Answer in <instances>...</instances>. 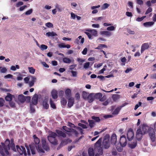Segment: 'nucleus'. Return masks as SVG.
<instances>
[{
	"mask_svg": "<svg viewBox=\"0 0 156 156\" xmlns=\"http://www.w3.org/2000/svg\"><path fill=\"white\" fill-rule=\"evenodd\" d=\"M1 144L2 146L0 145V154L2 156H10L9 150L10 148L14 151H16L13 139H11L10 141L9 139H7L4 143L2 142Z\"/></svg>",
	"mask_w": 156,
	"mask_h": 156,
	"instance_id": "obj_1",
	"label": "nucleus"
},
{
	"mask_svg": "<svg viewBox=\"0 0 156 156\" xmlns=\"http://www.w3.org/2000/svg\"><path fill=\"white\" fill-rule=\"evenodd\" d=\"M25 146L27 150V154L29 155H30V150L31 153L33 155L35 154V148H36V149L38 152L40 153H44V152L43 150L40 146L38 145V147H37L36 145L33 143H32L30 144L29 145V147L26 145H25Z\"/></svg>",
	"mask_w": 156,
	"mask_h": 156,
	"instance_id": "obj_2",
	"label": "nucleus"
},
{
	"mask_svg": "<svg viewBox=\"0 0 156 156\" xmlns=\"http://www.w3.org/2000/svg\"><path fill=\"white\" fill-rule=\"evenodd\" d=\"M142 130L144 133L148 132L151 141L154 142L155 140V133L153 128L150 127L148 126H143Z\"/></svg>",
	"mask_w": 156,
	"mask_h": 156,
	"instance_id": "obj_3",
	"label": "nucleus"
},
{
	"mask_svg": "<svg viewBox=\"0 0 156 156\" xmlns=\"http://www.w3.org/2000/svg\"><path fill=\"white\" fill-rule=\"evenodd\" d=\"M101 138H100L95 143V147L98 151V153L96 154L95 156H101L103 154V149L101 147Z\"/></svg>",
	"mask_w": 156,
	"mask_h": 156,
	"instance_id": "obj_4",
	"label": "nucleus"
},
{
	"mask_svg": "<svg viewBox=\"0 0 156 156\" xmlns=\"http://www.w3.org/2000/svg\"><path fill=\"white\" fill-rule=\"evenodd\" d=\"M110 136L109 134L106 135L104 137L103 141V147L105 149H108L110 145V143L109 141Z\"/></svg>",
	"mask_w": 156,
	"mask_h": 156,
	"instance_id": "obj_5",
	"label": "nucleus"
},
{
	"mask_svg": "<svg viewBox=\"0 0 156 156\" xmlns=\"http://www.w3.org/2000/svg\"><path fill=\"white\" fill-rule=\"evenodd\" d=\"M134 133L133 129L131 128H129L127 132V137L128 140L129 141H131L133 140L134 137Z\"/></svg>",
	"mask_w": 156,
	"mask_h": 156,
	"instance_id": "obj_6",
	"label": "nucleus"
},
{
	"mask_svg": "<svg viewBox=\"0 0 156 156\" xmlns=\"http://www.w3.org/2000/svg\"><path fill=\"white\" fill-rule=\"evenodd\" d=\"M119 143L122 147H125L126 146L127 140L125 135H122L120 136Z\"/></svg>",
	"mask_w": 156,
	"mask_h": 156,
	"instance_id": "obj_7",
	"label": "nucleus"
},
{
	"mask_svg": "<svg viewBox=\"0 0 156 156\" xmlns=\"http://www.w3.org/2000/svg\"><path fill=\"white\" fill-rule=\"evenodd\" d=\"M42 147L43 149L46 151H48L50 150V147L48 144L46 143L45 138H43L41 140Z\"/></svg>",
	"mask_w": 156,
	"mask_h": 156,
	"instance_id": "obj_8",
	"label": "nucleus"
},
{
	"mask_svg": "<svg viewBox=\"0 0 156 156\" xmlns=\"http://www.w3.org/2000/svg\"><path fill=\"white\" fill-rule=\"evenodd\" d=\"M16 148L17 151L19 152L20 154H24L25 156L27 154L25 148L23 146H21V148H20L18 145L16 146Z\"/></svg>",
	"mask_w": 156,
	"mask_h": 156,
	"instance_id": "obj_9",
	"label": "nucleus"
},
{
	"mask_svg": "<svg viewBox=\"0 0 156 156\" xmlns=\"http://www.w3.org/2000/svg\"><path fill=\"white\" fill-rule=\"evenodd\" d=\"M84 38H82L81 36H80L74 41V43L75 44H82L84 42Z\"/></svg>",
	"mask_w": 156,
	"mask_h": 156,
	"instance_id": "obj_10",
	"label": "nucleus"
},
{
	"mask_svg": "<svg viewBox=\"0 0 156 156\" xmlns=\"http://www.w3.org/2000/svg\"><path fill=\"white\" fill-rule=\"evenodd\" d=\"M111 142L112 144L115 145L117 142V136L115 133H113L111 137Z\"/></svg>",
	"mask_w": 156,
	"mask_h": 156,
	"instance_id": "obj_11",
	"label": "nucleus"
},
{
	"mask_svg": "<svg viewBox=\"0 0 156 156\" xmlns=\"http://www.w3.org/2000/svg\"><path fill=\"white\" fill-rule=\"evenodd\" d=\"M149 47V44L148 43H144L143 44L141 47V52L143 53L144 51L148 49Z\"/></svg>",
	"mask_w": 156,
	"mask_h": 156,
	"instance_id": "obj_12",
	"label": "nucleus"
},
{
	"mask_svg": "<svg viewBox=\"0 0 156 156\" xmlns=\"http://www.w3.org/2000/svg\"><path fill=\"white\" fill-rule=\"evenodd\" d=\"M85 30L86 31L90 33L94 36L96 37L98 36V32L96 30L85 29Z\"/></svg>",
	"mask_w": 156,
	"mask_h": 156,
	"instance_id": "obj_13",
	"label": "nucleus"
},
{
	"mask_svg": "<svg viewBox=\"0 0 156 156\" xmlns=\"http://www.w3.org/2000/svg\"><path fill=\"white\" fill-rule=\"evenodd\" d=\"M48 140L49 142L54 145H56L58 144V140L56 138H51L50 140L49 138H48Z\"/></svg>",
	"mask_w": 156,
	"mask_h": 156,
	"instance_id": "obj_14",
	"label": "nucleus"
},
{
	"mask_svg": "<svg viewBox=\"0 0 156 156\" xmlns=\"http://www.w3.org/2000/svg\"><path fill=\"white\" fill-rule=\"evenodd\" d=\"M38 98L37 95L36 94L34 95L32 99V102L34 105H36L37 104Z\"/></svg>",
	"mask_w": 156,
	"mask_h": 156,
	"instance_id": "obj_15",
	"label": "nucleus"
},
{
	"mask_svg": "<svg viewBox=\"0 0 156 156\" xmlns=\"http://www.w3.org/2000/svg\"><path fill=\"white\" fill-rule=\"evenodd\" d=\"M13 98H15L14 95L9 93H8L7 96L5 97V100L6 101H10L12 100Z\"/></svg>",
	"mask_w": 156,
	"mask_h": 156,
	"instance_id": "obj_16",
	"label": "nucleus"
},
{
	"mask_svg": "<svg viewBox=\"0 0 156 156\" xmlns=\"http://www.w3.org/2000/svg\"><path fill=\"white\" fill-rule=\"evenodd\" d=\"M18 99L20 103H23L26 101V97L23 94H20L18 96Z\"/></svg>",
	"mask_w": 156,
	"mask_h": 156,
	"instance_id": "obj_17",
	"label": "nucleus"
},
{
	"mask_svg": "<svg viewBox=\"0 0 156 156\" xmlns=\"http://www.w3.org/2000/svg\"><path fill=\"white\" fill-rule=\"evenodd\" d=\"M55 131L58 134V136H62L64 138H65L66 137V134L62 131L58 129H56Z\"/></svg>",
	"mask_w": 156,
	"mask_h": 156,
	"instance_id": "obj_18",
	"label": "nucleus"
},
{
	"mask_svg": "<svg viewBox=\"0 0 156 156\" xmlns=\"http://www.w3.org/2000/svg\"><path fill=\"white\" fill-rule=\"evenodd\" d=\"M137 145V142L136 140L133 141L131 142V143L128 144L129 147L131 149L134 148Z\"/></svg>",
	"mask_w": 156,
	"mask_h": 156,
	"instance_id": "obj_19",
	"label": "nucleus"
},
{
	"mask_svg": "<svg viewBox=\"0 0 156 156\" xmlns=\"http://www.w3.org/2000/svg\"><path fill=\"white\" fill-rule=\"evenodd\" d=\"M87 99L89 102L91 103L92 102L94 99V94L93 93H90L89 94Z\"/></svg>",
	"mask_w": 156,
	"mask_h": 156,
	"instance_id": "obj_20",
	"label": "nucleus"
},
{
	"mask_svg": "<svg viewBox=\"0 0 156 156\" xmlns=\"http://www.w3.org/2000/svg\"><path fill=\"white\" fill-rule=\"evenodd\" d=\"M100 34L101 35H104L108 37L112 35L111 32L107 31H101L100 32Z\"/></svg>",
	"mask_w": 156,
	"mask_h": 156,
	"instance_id": "obj_21",
	"label": "nucleus"
},
{
	"mask_svg": "<svg viewBox=\"0 0 156 156\" xmlns=\"http://www.w3.org/2000/svg\"><path fill=\"white\" fill-rule=\"evenodd\" d=\"M57 136L56 133L52 131H50L49 135L48 136V138H49L50 140L51 138H56Z\"/></svg>",
	"mask_w": 156,
	"mask_h": 156,
	"instance_id": "obj_22",
	"label": "nucleus"
},
{
	"mask_svg": "<svg viewBox=\"0 0 156 156\" xmlns=\"http://www.w3.org/2000/svg\"><path fill=\"white\" fill-rule=\"evenodd\" d=\"M125 105H124V104H123L122 106L116 108L113 112L112 114L113 115H117L121 109V108Z\"/></svg>",
	"mask_w": 156,
	"mask_h": 156,
	"instance_id": "obj_23",
	"label": "nucleus"
},
{
	"mask_svg": "<svg viewBox=\"0 0 156 156\" xmlns=\"http://www.w3.org/2000/svg\"><path fill=\"white\" fill-rule=\"evenodd\" d=\"M51 94L53 99H56L58 98V93L56 90H53L51 92Z\"/></svg>",
	"mask_w": 156,
	"mask_h": 156,
	"instance_id": "obj_24",
	"label": "nucleus"
},
{
	"mask_svg": "<svg viewBox=\"0 0 156 156\" xmlns=\"http://www.w3.org/2000/svg\"><path fill=\"white\" fill-rule=\"evenodd\" d=\"M74 103V100L73 98H70L68 100V106L69 108H71L73 106Z\"/></svg>",
	"mask_w": 156,
	"mask_h": 156,
	"instance_id": "obj_25",
	"label": "nucleus"
},
{
	"mask_svg": "<svg viewBox=\"0 0 156 156\" xmlns=\"http://www.w3.org/2000/svg\"><path fill=\"white\" fill-rule=\"evenodd\" d=\"M89 156H94L95 153L94 149L90 147L88 150Z\"/></svg>",
	"mask_w": 156,
	"mask_h": 156,
	"instance_id": "obj_26",
	"label": "nucleus"
},
{
	"mask_svg": "<svg viewBox=\"0 0 156 156\" xmlns=\"http://www.w3.org/2000/svg\"><path fill=\"white\" fill-rule=\"evenodd\" d=\"M47 100L45 99L44 100L43 102V105L44 108L45 109H48L49 107V105L48 103Z\"/></svg>",
	"mask_w": 156,
	"mask_h": 156,
	"instance_id": "obj_27",
	"label": "nucleus"
},
{
	"mask_svg": "<svg viewBox=\"0 0 156 156\" xmlns=\"http://www.w3.org/2000/svg\"><path fill=\"white\" fill-rule=\"evenodd\" d=\"M100 7V5H98V6H93L91 7V9H94L92 11V13L93 14H96L98 12V10L96 9H94L98 8H99Z\"/></svg>",
	"mask_w": 156,
	"mask_h": 156,
	"instance_id": "obj_28",
	"label": "nucleus"
},
{
	"mask_svg": "<svg viewBox=\"0 0 156 156\" xmlns=\"http://www.w3.org/2000/svg\"><path fill=\"white\" fill-rule=\"evenodd\" d=\"M154 23L153 22H145L144 23V26L146 27H148L151 26L153 25Z\"/></svg>",
	"mask_w": 156,
	"mask_h": 156,
	"instance_id": "obj_29",
	"label": "nucleus"
},
{
	"mask_svg": "<svg viewBox=\"0 0 156 156\" xmlns=\"http://www.w3.org/2000/svg\"><path fill=\"white\" fill-rule=\"evenodd\" d=\"M113 101H116L120 98V95L117 94H114L112 97Z\"/></svg>",
	"mask_w": 156,
	"mask_h": 156,
	"instance_id": "obj_30",
	"label": "nucleus"
},
{
	"mask_svg": "<svg viewBox=\"0 0 156 156\" xmlns=\"http://www.w3.org/2000/svg\"><path fill=\"white\" fill-rule=\"evenodd\" d=\"M63 62L65 63L69 64L71 62V60L69 58L67 57H64L62 58Z\"/></svg>",
	"mask_w": 156,
	"mask_h": 156,
	"instance_id": "obj_31",
	"label": "nucleus"
},
{
	"mask_svg": "<svg viewBox=\"0 0 156 156\" xmlns=\"http://www.w3.org/2000/svg\"><path fill=\"white\" fill-rule=\"evenodd\" d=\"M33 136L35 144L38 145L39 144L40 141L39 139L37 136L36 135H34Z\"/></svg>",
	"mask_w": 156,
	"mask_h": 156,
	"instance_id": "obj_32",
	"label": "nucleus"
},
{
	"mask_svg": "<svg viewBox=\"0 0 156 156\" xmlns=\"http://www.w3.org/2000/svg\"><path fill=\"white\" fill-rule=\"evenodd\" d=\"M88 121L89 123V126L91 128H92L94 126L95 124L94 120L88 119Z\"/></svg>",
	"mask_w": 156,
	"mask_h": 156,
	"instance_id": "obj_33",
	"label": "nucleus"
},
{
	"mask_svg": "<svg viewBox=\"0 0 156 156\" xmlns=\"http://www.w3.org/2000/svg\"><path fill=\"white\" fill-rule=\"evenodd\" d=\"M94 99H100L102 96V94L101 93H97L95 94L94 95Z\"/></svg>",
	"mask_w": 156,
	"mask_h": 156,
	"instance_id": "obj_34",
	"label": "nucleus"
},
{
	"mask_svg": "<svg viewBox=\"0 0 156 156\" xmlns=\"http://www.w3.org/2000/svg\"><path fill=\"white\" fill-rule=\"evenodd\" d=\"M46 35L49 37L50 36L53 37L57 35L54 32H48L46 33Z\"/></svg>",
	"mask_w": 156,
	"mask_h": 156,
	"instance_id": "obj_35",
	"label": "nucleus"
},
{
	"mask_svg": "<svg viewBox=\"0 0 156 156\" xmlns=\"http://www.w3.org/2000/svg\"><path fill=\"white\" fill-rule=\"evenodd\" d=\"M91 118L92 119L94 120H93L95 122H99L101 121V119H100L99 117H96L95 116H91Z\"/></svg>",
	"mask_w": 156,
	"mask_h": 156,
	"instance_id": "obj_36",
	"label": "nucleus"
},
{
	"mask_svg": "<svg viewBox=\"0 0 156 156\" xmlns=\"http://www.w3.org/2000/svg\"><path fill=\"white\" fill-rule=\"evenodd\" d=\"M88 93H87L85 91H83L82 92V96L83 98L85 99H86L87 98L88 96Z\"/></svg>",
	"mask_w": 156,
	"mask_h": 156,
	"instance_id": "obj_37",
	"label": "nucleus"
},
{
	"mask_svg": "<svg viewBox=\"0 0 156 156\" xmlns=\"http://www.w3.org/2000/svg\"><path fill=\"white\" fill-rule=\"evenodd\" d=\"M65 93L67 97H70L71 95V90L69 89H67L65 91Z\"/></svg>",
	"mask_w": 156,
	"mask_h": 156,
	"instance_id": "obj_38",
	"label": "nucleus"
},
{
	"mask_svg": "<svg viewBox=\"0 0 156 156\" xmlns=\"http://www.w3.org/2000/svg\"><path fill=\"white\" fill-rule=\"evenodd\" d=\"M122 147L120 144H118L116 146V148L119 152H121L122 151Z\"/></svg>",
	"mask_w": 156,
	"mask_h": 156,
	"instance_id": "obj_39",
	"label": "nucleus"
},
{
	"mask_svg": "<svg viewBox=\"0 0 156 156\" xmlns=\"http://www.w3.org/2000/svg\"><path fill=\"white\" fill-rule=\"evenodd\" d=\"M70 133H72L73 134H74L76 136H78V132L75 129H72Z\"/></svg>",
	"mask_w": 156,
	"mask_h": 156,
	"instance_id": "obj_40",
	"label": "nucleus"
},
{
	"mask_svg": "<svg viewBox=\"0 0 156 156\" xmlns=\"http://www.w3.org/2000/svg\"><path fill=\"white\" fill-rule=\"evenodd\" d=\"M72 128H69L66 126H64L62 127V129L66 132H70Z\"/></svg>",
	"mask_w": 156,
	"mask_h": 156,
	"instance_id": "obj_41",
	"label": "nucleus"
},
{
	"mask_svg": "<svg viewBox=\"0 0 156 156\" xmlns=\"http://www.w3.org/2000/svg\"><path fill=\"white\" fill-rule=\"evenodd\" d=\"M50 102L51 107L53 109H55L56 108V106L51 99L50 100Z\"/></svg>",
	"mask_w": 156,
	"mask_h": 156,
	"instance_id": "obj_42",
	"label": "nucleus"
},
{
	"mask_svg": "<svg viewBox=\"0 0 156 156\" xmlns=\"http://www.w3.org/2000/svg\"><path fill=\"white\" fill-rule=\"evenodd\" d=\"M40 48L42 51H43L47 49L48 48V46L45 44H42L41 45Z\"/></svg>",
	"mask_w": 156,
	"mask_h": 156,
	"instance_id": "obj_43",
	"label": "nucleus"
},
{
	"mask_svg": "<svg viewBox=\"0 0 156 156\" xmlns=\"http://www.w3.org/2000/svg\"><path fill=\"white\" fill-rule=\"evenodd\" d=\"M109 6V4L107 3H105L102 6V9L103 10L107 8Z\"/></svg>",
	"mask_w": 156,
	"mask_h": 156,
	"instance_id": "obj_44",
	"label": "nucleus"
},
{
	"mask_svg": "<svg viewBox=\"0 0 156 156\" xmlns=\"http://www.w3.org/2000/svg\"><path fill=\"white\" fill-rule=\"evenodd\" d=\"M28 69L30 73L32 74H34L35 70L33 67H29Z\"/></svg>",
	"mask_w": 156,
	"mask_h": 156,
	"instance_id": "obj_45",
	"label": "nucleus"
},
{
	"mask_svg": "<svg viewBox=\"0 0 156 156\" xmlns=\"http://www.w3.org/2000/svg\"><path fill=\"white\" fill-rule=\"evenodd\" d=\"M115 27L114 26H111L107 28V30L108 31H113L115 30Z\"/></svg>",
	"mask_w": 156,
	"mask_h": 156,
	"instance_id": "obj_46",
	"label": "nucleus"
},
{
	"mask_svg": "<svg viewBox=\"0 0 156 156\" xmlns=\"http://www.w3.org/2000/svg\"><path fill=\"white\" fill-rule=\"evenodd\" d=\"M142 134H136V138L139 141L142 138Z\"/></svg>",
	"mask_w": 156,
	"mask_h": 156,
	"instance_id": "obj_47",
	"label": "nucleus"
},
{
	"mask_svg": "<svg viewBox=\"0 0 156 156\" xmlns=\"http://www.w3.org/2000/svg\"><path fill=\"white\" fill-rule=\"evenodd\" d=\"M103 47L107 48V46L105 44H99L98 46L96 48L99 50H101Z\"/></svg>",
	"mask_w": 156,
	"mask_h": 156,
	"instance_id": "obj_48",
	"label": "nucleus"
},
{
	"mask_svg": "<svg viewBox=\"0 0 156 156\" xmlns=\"http://www.w3.org/2000/svg\"><path fill=\"white\" fill-rule=\"evenodd\" d=\"M146 16H143L141 17H138L136 19V20L138 22H140L143 20L146 17Z\"/></svg>",
	"mask_w": 156,
	"mask_h": 156,
	"instance_id": "obj_49",
	"label": "nucleus"
},
{
	"mask_svg": "<svg viewBox=\"0 0 156 156\" xmlns=\"http://www.w3.org/2000/svg\"><path fill=\"white\" fill-rule=\"evenodd\" d=\"M90 63L89 62H87L84 63L83 66V67L85 69L88 68L90 66Z\"/></svg>",
	"mask_w": 156,
	"mask_h": 156,
	"instance_id": "obj_50",
	"label": "nucleus"
},
{
	"mask_svg": "<svg viewBox=\"0 0 156 156\" xmlns=\"http://www.w3.org/2000/svg\"><path fill=\"white\" fill-rule=\"evenodd\" d=\"M61 104L62 105L64 106H65L66 105L67 103V101L64 98H63L62 100L61 101Z\"/></svg>",
	"mask_w": 156,
	"mask_h": 156,
	"instance_id": "obj_51",
	"label": "nucleus"
},
{
	"mask_svg": "<svg viewBox=\"0 0 156 156\" xmlns=\"http://www.w3.org/2000/svg\"><path fill=\"white\" fill-rule=\"evenodd\" d=\"M33 12L32 9H30L29 10L26 11L25 13V14L26 15H30Z\"/></svg>",
	"mask_w": 156,
	"mask_h": 156,
	"instance_id": "obj_52",
	"label": "nucleus"
},
{
	"mask_svg": "<svg viewBox=\"0 0 156 156\" xmlns=\"http://www.w3.org/2000/svg\"><path fill=\"white\" fill-rule=\"evenodd\" d=\"M152 9L151 7H149L148 8V9H147L146 11V12L145 14L146 15L147 14L150 12H152Z\"/></svg>",
	"mask_w": 156,
	"mask_h": 156,
	"instance_id": "obj_53",
	"label": "nucleus"
},
{
	"mask_svg": "<svg viewBox=\"0 0 156 156\" xmlns=\"http://www.w3.org/2000/svg\"><path fill=\"white\" fill-rule=\"evenodd\" d=\"M4 101H5L3 98H0V107H1L3 106Z\"/></svg>",
	"mask_w": 156,
	"mask_h": 156,
	"instance_id": "obj_54",
	"label": "nucleus"
},
{
	"mask_svg": "<svg viewBox=\"0 0 156 156\" xmlns=\"http://www.w3.org/2000/svg\"><path fill=\"white\" fill-rule=\"evenodd\" d=\"M78 125L81 127H82L83 129H87V127L86 126L83 124L79 123L78 124Z\"/></svg>",
	"mask_w": 156,
	"mask_h": 156,
	"instance_id": "obj_55",
	"label": "nucleus"
},
{
	"mask_svg": "<svg viewBox=\"0 0 156 156\" xmlns=\"http://www.w3.org/2000/svg\"><path fill=\"white\" fill-rule=\"evenodd\" d=\"M142 104V103L141 102H139L138 104H136L135 105L134 108V110H136L137 108L140 106Z\"/></svg>",
	"mask_w": 156,
	"mask_h": 156,
	"instance_id": "obj_56",
	"label": "nucleus"
},
{
	"mask_svg": "<svg viewBox=\"0 0 156 156\" xmlns=\"http://www.w3.org/2000/svg\"><path fill=\"white\" fill-rule=\"evenodd\" d=\"M64 94V91L63 90H60L58 92V95L59 97L62 98Z\"/></svg>",
	"mask_w": 156,
	"mask_h": 156,
	"instance_id": "obj_57",
	"label": "nucleus"
},
{
	"mask_svg": "<svg viewBox=\"0 0 156 156\" xmlns=\"http://www.w3.org/2000/svg\"><path fill=\"white\" fill-rule=\"evenodd\" d=\"M45 25L48 27H53V24L50 23L48 22L46 23Z\"/></svg>",
	"mask_w": 156,
	"mask_h": 156,
	"instance_id": "obj_58",
	"label": "nucleus"
},
{
	"mask_svg": "<svg viewBox=\"0 0 156 156\" xmlns=\"http://www.w3.org/2000/svg\"><path fill=\"white\" fill-rule=\"evenodd\" d=\"M136 3L140 5H143L144 4L142 0H136Z\"/></svg>",
	"mask_w": 156,
	"mask_h": 156,
	"instance_id": "obj_59",
	"label": "nucleus"
},
{
	"mask_svg": "<svg viewBox=\"0 0 156 156\" xmlns=\"http://www.w3.org/2000/svg\"><path fill=\"white\" fill-rule=\"evenodd\" d=\"M84 33L87 36L89 39H92V35L90 33L86 32H85Z\"/></svg>",
	"mask_w": 156,
	"mask_h": 156,
	"instance_id": "obj_60",
	"label": "nucleus"
},
{
	"mask_svg": "<svg viewBox=\"0 0 156 156\" xmlns=\"http://www.w3.org/2000/svg\"><path fill=\"white\" fill-rule=\"evenodd\" d=\"M9 104L10 106L12 108H15V104L14 102L10 101Z\"/></svg>",
	"mask_w": 156,
	"mask_h": 156,
	"instance_id": "obj_61",
	"label": "nucleus"
},
{
	"mask_svg": "<svg viewBox=\"0 0 156 156\" xmlns=\"http://www.w3.org/2000/svg\"><path fill=\"white\" fill-rule=\"evenodd\" d=\"M76 66V64H73L70 65L69 66V69L70 70H72Z\"/></svg>",
	"mask_w": 156,
	"mask_h": 156,
	"instance_id": "obj_62",
	"label": "nucleus"
},
{
	"mask_svg": "<svg viewBox=\"0 0 156 156\" xmlns=\"http://www.w3.org/2000/svg\"><path fill=\"white\" fill-rule=\"evenodd\" d=\"M71 73L72 74V76L73 77H76L77 75V73L76 71H73V70H72L71 71Z\"/></svg>",
	"mask_w": 156,
	"mask_h": 156,
	"instance_id": "obj_63",
	"label": "nucleus"
},
{
	"mask_svg": "<svg viewBox=\"0 0 156 156\" xmlns=\"http://www.w3.org/2000/svg\"><path fill=\"white\" fill-rule=\"evenodd\" d=\"M27 5H24L23 6H22L21 7H20L19 8V10L20 11H23L24 9L27 8Z\"/></svg>",
	"mask_w": 156,
	"mask_h": 156,
	"instance_id": "obj_64",
	"label": "nucleus"
}]
</instances>
